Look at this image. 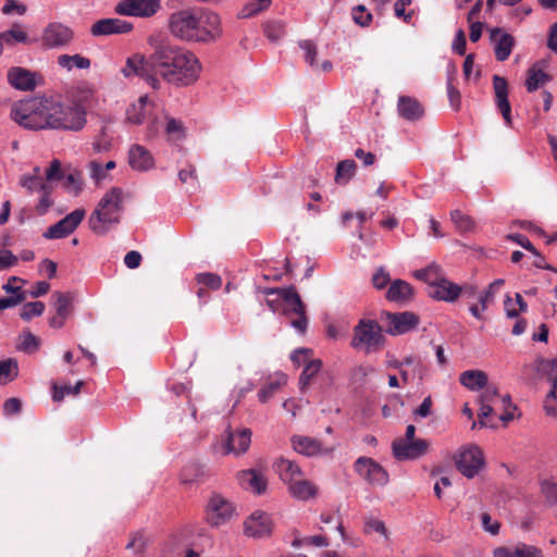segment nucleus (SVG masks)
I'll use <instances>...</instances> for the list:
<instances>
[{"label": "nucleus", "mask_w": 557, "mask_h": 557, "mask_svg": "<svg viewBox=\"0 0 557 557\" xmlns=\"http://www.w3.org/2000/svg\"><path fill=\"white\" fill-rule=\"evenodd\" d=\"M259 293L267 296L265 304L274 313L289 318V324L296 332L304 334L308 327L306 306L294 286L265 287Z\"/></svg>", "instance_id": "3"}, {"label": "nucleus", "mask_w": 557, "mask_h": 557, "mask_svg": "<svg viewBox=\"0 0 557 557\" xmlns=\"http://www.w3.org/2000/svg\"><path fill=\"white\" fill-rule=\"evenodd\" d=\"M493 87L495 91V103L498 110L500 111L505 124L507 126L512 125L511 117V106L508 100V84L507 81L498 75L493 76Z\"/></svg>", "instance_id": "22"}, {"label": "nucleus", "mask_w": 557, "mask_h": 557, "mask_svg": "<svg viewBox=\"0 0 557 557\" xmlns=\"http://www.w3.org/2000/svg\"><path fill=\"white\" fill-rule=\"evenodd\" d=\"M3 14H11L15 12L18 15H24L27 11L25 4L17 2V0H5L4 5L2 7Z\"/></svg>", "instance_id": "64"}, {"label": "nucleus", "mask_w": 557, "mask_h": 557, "mask_svg": "<svg viewBox=\"0 0 557 557\" xmlns=\"http://www.w3.org/2000/svg\"><path fill=\"white\" fill-rule=\"evenodd\" d=\"M65 180V187L73 193L74 195H78L82 190V177L81 173L77 171H73L63 177Z\"/></svg>", "instance_id": "58"}, {"label": "nucleus", "mask_w": 557, "mask_h": 557, "mask_svg": "<svg viewBox=\"0 0 557 557\" xmlns=\"http://www.w3.org/2000/svg\"><path fill=\"white\" fill-rule=\"evenodd\" d=\"M398 113L408 121L419 120L423 115V108L420 102L408 96H400L397 103Z\"/></svg>", "instance_id": "31"}, {"label": "nucleus", "mask_w": 557, "mask_h": 557, "mask_svg": "<svg viewBox=\"0 0 557 557\" xmlns=\"http://www.w3.org/2000/svg\"><path fill=\"white\" fill-rule=\"evenodd\" d=\"M239 484L256 494H263L267 491L268 481L265 476L255 469L242 470L237 473Z\"/></svg>", "instance_id": "27"}, {"label": "nucleus", "mask_w": 557, "mask_h": 557, "mask_svg": "<svg viewBox=\"0 0 557 557\" xmlns=\"http://www.w3.org/2000/svg\"><path fill=\"white\" fill-rule=\"evenodd\" d=\"M393 454L398 460H414L426 454L429 443L425 440L394 441Z\"/></svg>", "instance_id": "18"}, {"label": "nucleus", "mask_w": 557, "mask_h": 557, "mask_svg": "<svg viewBox=\"0 0 557 557\" xmlns=\"http://www.w3.org/2000/svg\"><path fill=\"white\" fill-rule=\"evenodd\" d=\"M52 99L34 97L15 102L11 109V117L20 126L30 129H47L50 121Z\"/></svg>", "instance_id": "5"}, {"label": "nucleus", "mask_w": 557, "mask_h": 557, "mask_svg": "<svg viewBox=\"0 0 557 557\" xmlns=\"http://www.w3.org/2000/svg\"><path fill=\"white\" fill-rule=\"evenodd\" d=\"M494 557H545L542 549L534 545L519 542L510 547H498Z\"/></svg>", "instance_id": "28"}, {"label": "nucleus", "mask_w": 557, "mask_h": 557, "mask_svg": "<svg viewBox=\"0 0 557 557\" xmlns=\"http://www.w3.org/2000/svg\"><path fill=\"white\" fill-rule=\"evenodd\" d=\"M274 471L280 479L287 485L295 482L304 475L301 468L294 461L285 458L277 459L273 465Z\"/></svg>", "instance_id": "29"}, {"label": "nucleus", "mask_w": 557, "mask_h": 557, "mask_svg": "<svg viewBox=\"0 0 557 557\" xmlns=\"http://www.w3.org/2000/svg\"><path fill=\"white\" fill-rule=\"evenodd\" d=\"M271 0H251L247 2L242 10L238 12V18H249L271 5Z\"/></svg>", "instance_id": "46"}, {"label": "nucleus", "mask_w": 557, "mask_h": 557, "mask_svg": "<svg viewBox=\"0 0 557 557\" xmlns=\"http://www.w3.org/2000/svg\"><path fill=\"white\" fill-rule=\"evenodd\" d=\"M20 185L29 194L53 190V186H50V182H45L44 178L32 177L24 174L20 177Z\"/></svg>", "instance_id": "38"}, {"label": "nucleus", "mask_w": 557, "mask_h": 557, "mask_svg": "<svg viewBox=\"0 0 557 557\" xmlns=\"http://www.w3.org/2000/svg\"><path fill=\"white\" fill-rule=\"evenodd\" d=\"M288 492L294 498L306 502L314 498L318 495L319 488L314 483L301 476L289 484Z\"/></svg>", "instance_id": "30"}, {"label": "nucleus", "mask_w": 557, "mask_h": 557, "mask_svg": "<svg viewBox=\"0 0 557 557\" xmlns=\"http://www.w3.org/2000/svg\"><path fill=\"white\" fill-rule=\"evenodd\" d=\"M162 108L157 106L148 96H141L126 110V121L129 124L140 125L146 123L148 136H156L162 126Z\"/></svg>", "instance_id": "6"}, {"label": "nucleus", "mask_w": 557, "mask_h": 557, "mask_svg": "<svg viewBox=\"0 0 557 557\" xmlns=\"http://www.w3.org/2000/svg\"><path fill=\"white\" fill-rule=\"evenodd\" d=\"M207 515L211 525L220 527L235 515V507L223 496L214 494L208 503Z\"/></svg>", "instance_id": "16"}, {"label": "nucleus", "mask_w": 557, "mask_h": 557, "mask_svg": "<svg viewBox=\"0 0 557 557\" xmlns=\"http://www.w3.org/2000/svg\"><path fill=\"white\" fill-rule=\"evenodd\" d=\"M414 277L421 280L430 285V288L443 277L442 268L436 263H431L430 265L417 270L413 273Z\"/></svg>", "instance_id": "37"}, {"label": "nucleus", "mask_w": 557, "mask_h": 557, "mask_svg": "<svg viewBox=\"0 0 557 557\" xmlns=\"http://www.w3.org/2000/svg\"><path fill=\"white\" fill-rule=\"evenodd\" d=\"M196 280L199 284L213 290H216L222 286V278L218 274L199 273Z\"/></svg>", "instance_id": "57"}, {"label": "nucleus", "mask_w": 557, "mask_h": 557, "mask_svg": "<svg viewBox=\"0 0 557 557\" xmlns=\"http://www.w3.org/2000/svg\"><path fill=\"white\" fill-rule=\"evenodd\" d=\"M74 38L72 27L61 22H50L42 28L39 41L45 49L61 50L69 47Z\"/></svg>", "instance_id": "9"}, {"label": "nucleus", "mask_w": 557, "mask_h": 557, "mask_svg": "<svg viewBox=\"0 0 557 557\" xmlns=\"http://www.w3.org/2000/svg\"><path fill=\"white\" fill-rule=\"evenodd\" d=\"M171 34L182 40L193 42H212L218 40L222 34V21L218 13L191 10L174 12L169 18Z\"/></svg>", "instance_id": "2"}, {"label": "nucleus", "mask_w": 557, "mask_h": 557, "mask_svg": "<svg viewBox=\"0 0 557 557\" xmlns=\"http://www.w3.org/2000/svg\"><path fill=\"white\" fill-rule=\"evenodd\" d=\"M322 368V361L320 359H313L306 363L302 373L299 377V387L301 391H305L311 380L320 372Z\"/></svg>", "instance_id": "41"}, {"label": "nucleus", "mask_w": 557, "mask_h": 557, "mask_svg": "<svg viewBox=\"0 0 557 557\" xmlns=\"http://www.w3.org/2000/svg\"><path fill=\"white\" fill-rule=\"evenodd\" d=\"M163 123H165L164 133L170 143L176 144L185 137L186 132L183 122L168 115L164 110H162V124Z\"/></svg>", "instance_id": "32"}, {"label": "nucleus", "mask_w": 557, "mask_h": 557, "mask_svg": "<svg viewBox=\"0 0 557 557\" xmlns=\"http://www.w3.org/2000/svg\"><path fill=\"white\" fill-rule=\"evenodd\" d=\"M205 476V468L199 463L187 465L181 474L182 482L194 483L201 480Z\"/></svg>", "instance_id": "48"}, {"label": "nucleus", "mask_w": 557, "mask_h": 557, "mask_svg": "<svg viewBox=\"0 0 557 557\" xmlns=\"http://www.w3.org/2000/svg\"><path fill=\"white\" fill-rule=\"evenodd\" d=\"M147 42L151 53L127 58L122 69L125 77L138 76L153 89L161 87L160 78L176 86H188L199 78L201 64L191 51L171 44L161 34L150 35Z\"/></svg>", "instance_id": "1"}, {"label": "nucleus", "mask_w": 557, "mask_h": 557, "mask_svg": "<svg viewBox=\"0 0 557 557\" xmlns=\"http://www.w3.org/2000/svg\"><path fill=\"white\" fill-rule=\"evenodd\" d=\"M389 281V273L383 267H380L372 276V283L376 289H383Z\"/></svg>", "instance_id": "62"}, {"label": "nucleus", "mask_w": 557, "mask_h": 557, "mask_svg": "<svg viewBox=\"0 0 557 557\" xmlns=\"http://www.w3.org/2000/svg\"><path fill=\"white\" fill-rule=\"evenodd\" d=\"M86 215V211L82 208L75 209L66 214L55 224L51 225L42 234L46 239H61L71 235L82 223Z\"/></svg>", "instance_id": "14"}, {"label": "nucleus", "mask_w": 557, "mask_h": 557, "mask_svg": "<svg viewBox=\"0 0 557 557\" xmlns=\"http://www.w3.org/2000/svg\"><path fill=\"white\" fill-rule=\"evenodd\" d=\"M128 164L135 171L146 172L154 166V160L148 149L135 144L128 150Z\"/></svg>", "instance_id": "25"}, {"label": "nucleus", "mask_w": 557, "mask_h": 557, "mask_svg": "<svg viewBox=\"0 0 557 557\" xmlns=\"http://www.w3.org/2000/svg\"><path fill=\"white\" fill-rule=\"evenodd\" d=\"M161 8V0H122L115 7V12L124 16L151 17Z\"/></svg>", "instance_id": "13"}, {"label": "nucleus", "mask_w": 557, "mask_h": 557, "mask_svg": "<svg viewBox=\"0 0 557 557\" xmlns=\"http://www.w3.org/2000/svg\"><path fill=\"white\" fill-rule=\"evenodd\" d=\"M457 470L468 479L479 474L484 467L483 451L475 445L461 447L454 457Z\"/></svg>", "instance_id": "10"}, {"label": "nucleus", "mask_w": 557, "mask_h": 557, "mask_svg": "<svg viewBox=\"0 0 557 557\" xmlns=\"http://www.w3.org/2000/svg\"><path fill=\"white\" fill-rule=\"evenodd\" d=\"M504 283L505 281L503 278L495 280L488 285V288L479 296V302L482 311L486 310L488 302L493 300L497 290L504 285Z\"/></svg>", "instance_id": "53"}, {"label": "nucleus", "mask_w": 557, "mask_h": 557, "mask_svg": "<svg viewBox=\"0 0 557 557\" xmlns=\"http://www.w3.org/2000/svg\"><path fill=\"white\" fill-rule=\"evenodd\" d=\"M461 293L462 287L443 276L430 288L429 295L437 300L453 302L460 296Z\"/></svg>", "instance_id": "26"}, {"label": "nucleus", "mask_w": 557, "mask_h": 557, "mask_svg": "<svg viewBox=\"0 0 557 557\" xmlns=\"http://www.w3.org/2000/svg\"><path fill=\"white\" fill-rule=\"evenodd\" d=\"M64 177V173L61 168V162L58 159H53L48 169L45 171V182H50V186L54 187L55 181H61Z\"/></svg>", "instance_id": "54"}, {"label": "nucleus", "mask_w": 557, "mask_h": 557, "mask_svg": "<svg viewBox=\"0 0 557 557\" xmlns=\"http://www.w3.org/2000/svg\"><path fill=\"white\" fill-rule=\"evenodd\" d=\"M384 343L382 327L374 320L362 319L354 327L350 345L355 349H363L367 354L379 350Z\"/></svg>", "instance_id": "8"}, {"label": "nucleus", "mask_w": 557, "mask_h": 557, "mask_svg": "<svg viewBox=\"0 0 557 557\" xmlns=\"http://www.w3.org/2000/svg\"><path fill=\"white\" fill-rule=\"evenodd\" d=\"M541 493L544 495L546 504L557 507V483L550 479L541 481Z\"/></svg>", "instance_id": "50"}, {"label": "nucleus", "mask_w": 557, "mask_h": 557, "mask_svg": "<svg viewBox=\"0 0 557 557\" xmlns=\"http://www.w3.org/2000/svg\"><path fill=\"white\" fill-rule=\"evenodd\" d=\"M490 39L494 46V53L498 61H506L515 47V38L503 28L495 27L490 30Z\"/></svg>", "instance_id": "23"}, {"label": "nucleus", "mask_w": 557, "mask_h": 557, "mask_svg": "<svg viewBox=\"0 0 557 557\" xmlns=\"http://www.w3.org/2000/svg\"><path fill=\"white\" fill-rule=\"evenodd\" d=\"M450 219L459 232H470L474 227L472 219L459 210L451 211Z\"/></svg>", "instance_id": "52"}, {"label": "nucleus", "mask_w": 557, "mask_h": 557, "mask_svg": "<svg viewBox=\"0 0 557 557\" xmlns=\"http://www.w3.org/2000/svg\"><path fill=\"white\" fill-rule=\"evenodd\" d=\"M363 533L367 535L377 533L385 541L389 540V532H388L385 523L382 520L374 518V517H367L364 519Z\"/></svg>", "instance_id": "44"}, {"label": "nucleus", "mask_w": 557, "mask_h": 557, "mask_svg": "<svg viewBox=\"0 0 557 557\" xmlns=\"http://www.w3.org/2000/svg\"><path fill=\"white\" fill-rule=\"evenodd\" d=\"M273 529L271 516L263 511L252 512L245 521V534L260 539L270 535Z\"/></svg>", "instance_id": "20"}, {"label": "nucleus", "mask_w": 557, "mask_h": 557, "mask_svg": "<svg viewBox=\"0 0 557 557\" xmlns=\"http://www.w3.org/2000/svg\"><path fill=\"white\" fill-rule=\"evenodd\" d=\"M287 381L286 375L280 374L275 380L269 382L264 387H262L258 397L261 403H265L268 399L272 397L274 392L278 389L282 385H284Z\"/></svg>", "instance_id": "49"}, {"label": "nucleus", "mask_w": 557, "mask_h": 557, "mask_svg": "<svg viewBox=\"0 0 557 557\" xmlns=\"http://www.w3.org/2000/svg\"><path fill=\"white\" fill-rule=\"evenodd\" d=\"M18 262V257L9 249H0V272L15 267Z\"/></svg>", "instance_id": "60"}, {"label": "nucleus", "mask_w": 557, "mask_h": 557, "mask_svg": "<svg viewBox=\"0 0 557 557\" xmlns=\"http://www.w3.org/2000/svg\"><path fill=\"white\" fill-rule=\"evenodd\" d=\"M251 443V431L240 429L236 431L226 430L224 449L226 454L240 455L248 450Z\"/></svg>", "instance_id": "21"}, {"label": "nucleus", "mask_w": 557, "mask_h": 557, "mask_svg": "<svg viewBox=\"0 0 557 557\" xmlns=\"http://www.w3.org/2000/svg\"><path fill=\"white\" fill-rule=\"evenodd\" d=\"M48 128L79 131L86 124V112L78 104H63L52 99Z\"/></svg>", "instance_id": "7"}, {"label": "nucleus", "mask_w": 557, "mask_h": 557, "mask_svg": "<svg viewBox=\"0 0 557 557\" xmlns=\"http://www.w3.org/2000/svg\"><path fill=\"white\" fill-rule=\"evenodd\" d=\"M57 63L61 69L72 71L74 69L87 70L90 67V60L81 54H60L57 59Z\"/></svg>", "instance_id": "36"}, {"label": "nucleus", "mask_w": 557, "mask_h": 557, "mask_svg": "<svg viewBox=\"0 0 557 557\" xmlns=\"http://www.w3.org/2000/svg\"><path fill=\"white\" fill-rule=\"evenodd\" d=\"M413 289L411 285L404 280H395L391 283L386 293V298L389 301L403 302L411 298Z\"/></svg>", "instance_id": "33"}, {"label": "nucleus", "mask_w": 557, "mask_h": 557, "mask_svg": "<svg viewBox=\"0 0 557 557\" xmlns=\"http://www.w3.org/2000/svg\"><path fill=\"white\" fill-rule=\"evenodd\" d=\"M123 212V190L120 187L110 188L99 200L89 216V228L97 235H104L120 223Z\"/></svg>", "instance_id": "4"}, {"label": "nucleus", "mask_w": 557, "mask_h": 557, "mask_svg": "<svg viewBox=\"0 0 557 557\" xmlns=\"http://www.w3.org/2000/svg\"><path fill=\"white\" fill-rule=\"evenodd\" d=\"M384 319L386 322V332L394 336L413 331L420 322L419 317L410 311L386 312Z\"/></svg>", "instance_id": "15"}, {"label": "nucleus", "mask_w": 557, "mask_h": 557, "mask_svg": "<svg viewBox=\"0 0 557 557\" xmlns=\"http://www.w3.org/2000/svg\"><path fill=\"white\" fill-rule=\"evenodd\" d=\"M40 347V338L34 335L30 331L26 330L18 336L17 349L32 355Z\"/></svg>", "instance_id": "39"}, {"label": "nucleus", "mask_w": 557, "mask_h": 557, "mask_svg": "<svg viewBox=\"0 0 557 557\" xmlns=\"http://www.w3.org/2000/svg\"><path fill=\"white\" fill-rule=\"evenodd\" d=\"M536 371L552 383V388L544 401V409L547 416L557 419V358H537Z\"/></svg>", "instance_id": "11"}, {"label": "nucleus", "mask_w": 557, "mask_h": 557, "mask_svg": "<svg viewBox=\"0 0 557 557\" xmlns=\"http://www.w3.org/2000/svg\"><path fill=\"white\" fill-rule=\"evenodd\" d=\"M549 81L550 77L547 73L543 72L542 70H536L532 67L529 70L528 78L525 82L527 90L529 92H532L540 88L541 86L545 85Z\"/></svg>", "instance_id": "45"}, {"label": "nucleus", "mask_w": 557, "mask_h": 557, "mask_svg": "<svg viewBox=\"0 0 557 557\" xmlns=\"http://www.w3.org/2000/svg\"><path fill=\"white\" fill-rule=\"evenodd\" d=\"M354 467L355 471L371 485L384 486L388 483L387 471L372 458L359 457Z\"/></svg>", "instance_id": "12"}, {"label": "nucleus", "mask_w": 557, "mask_h": 557, "mask_svg": "<svg viewBox=\"0 0 557 557\" xmlns=\"http://www.w3.org/2000/svg\"><path fill=\"white\" fill-rule=\"evenodd\" d=\"M133 29V24L117 18H101L91 25L90 34L95 37L127 34Z\"/></svg>", "instance_id": "19"}, {"label": "nucleus", "mask_w": 557, "mask_h": 557, "mask_svg": "<svg viewBox=\"0 0 557 557\" xmlns=\"http://www.w3.org/2000/svg\"><path fill=\"white\" fill-rule=\"evenodd\" d=\"M352 20L360 26H368L372 21V15L367 11L364 5L359 4L352 9Z\"/></svg>", "instance_id": "59"}, {"label": "nucleus", "mask_w": 557, "mask_h": 557, "mask_svg": "<svg viewBox=\"0 0 557 557\" xmlns=\"http://www.w3.org/2000/svg\"><path fill=\"white\" fill-rule=\"evenodd\" d=\"M0 40L4 46H14L15 44L29 45L33 42L20 24H14L10 29L0 33Z\"/></svg>", "instance_id": "35"}, {"label": "nucleus", "mask_w": 557, "mask_h": 557, "mask_svg": "<svg viewBox=\"0 0 557 557\" xmlns=\"http://www.w3.org/2000/svg\"><path fill=\"white\" fill-rule=\"evenodd\" d=\"M356 173V163L354 160L347 159L341 161L336 168L335 182L339 185H346Z\"/></svg>", "instance_id": "40"}, {"label": "nucleus", "mask_w": 557, "mask_h": 557, "mask_svg": "<svg viewBox=\"0 0 557 557\" xmlns=\"http://www.w3.org/2000/svg\"><path fill=\"white\" fill-rule=\"evenodd\" d=\"M265 37L273 42H277L285 35V24L282 21H269L263 25Z\"/></svg>", "instance_id": "47"}, {"label": "nucleus", "mask_w": 557, "mask_h": 557, "mask_svg": "<svg viewBox=\"0 0 557 557\" xmlns=\"http://www.w3.org/2000/svg\"><path fill=\"white\" fill-rule=\"evenodd\" d=\"M515 299H516L517 305L519 306L518 310L515 308H511L512 300H511L510 296L507 295L504 300L506 315L509 319H516L519 317L520 312H525L528 310V305L523 300L521 294L517 293L515 295Z\"/></svg>", "instance_id": "51"}, {"label": "nucleus", "mask_w": 557, "mask_h": 557, "mask_svg": "<svg viewBox=\"0 0 557 557\" xmlns=\"http://www.w3.org/2000/svg\"><path fill=\"white\" fill-rule=\"evenodd\" d=\"M460 383L470 391H479L486 386L487 375L480 370H468L460 374Z\"/></svg>", "instance_id": "34"}, {"label": "nucleus", "mask_w": 557, "mask_h": 557, "mask_svg": "<svg viewBox=\"0 0 557 557\" xmlns=\"http://www.w3.org/2000/svg\"><path fill=\"white\" fill-rule=\"evenodd\" d=\"M148 544V539L143 532H136L132 535L131 541L127 543L126 548L131 549L134 555H141Z\"/></svg>", "instance_id": "55"}, {"label": "nucleus", "mask_w": 557, "mask_h": 557, "mask_svg": "<svg viewBox=\"0 0 557 557\" xmlns=\"http://www.w3.org/2000/svg\"><path fill=\"white\" fill-rule=\"evenodd\" d=\"M55 313L67 318L71 314L73 296L70 293L55 292L52 295Z\"/></svg>", "instance_id": "42"}, {"label": "nucleus", "mask_w": 557, "mask_h": 557, "mask_svg": "<svg viewBox=\"0 0 557 557\" xmlns=\"http://www.w3.org/2000/svg\"><path fill=\"white\" fill-rule=\"evenodd\" d=\"M18 375V364L14 359L0 361V385L12 382Z\"/></svg>", "instance_id": "43"}, {"label": "nucleus", "mask_w": 557, "mask_h": 557, "mask_svg": "<svg viewBox=\"0 0 557 557\" xmlns=\"http://www.w3.org/2000/svg\"><path fill=\"white\" fill-rule=\"evenodd\" d=\"M292 444L298 454L308 457L326 455L332 451V449L324 448L319 440L309 436L295 435L292 437Z\"/></svg>", "instance_id": "24"}, {"label": "nucleus", "mask_w": 557, "mask_h": 557, "mask_svg": "<svg viewBox=\"0 0 557 557\" xmlns=\"http://www.w3.org/2000/svg\"><path fill=\"white\" fill-rule=\"evenodd\" d=\"M412 3V0H397L394 4L395 15L409 23L413 16V11L406 12V8Z\"/></svg>", "instance_id": "61"}, {"label": "nucleus", "mask_w": 557, "mask_h": 557, "mask_svg": "<svg viewBox=\"0 0 557 557\" xmlns=\"http://www.w3.org/2000/svg\"><path fill=\"white\" fill-rule=\"evenodd\" d=\"M45 311V304L41 301L27 302L23 306L21 318L29 321L34 317H39Z\"/></svg>", "instance_id": "56"}, {"label": "nucleus", "mask_w": 557, "mask_h": 557, "mask_svg": "<svg viewBox=\"0 0 557 557\" xmlns=\"http://www.w3.org/2000/svg\"><path fill=\"white\" fill-rule=\"evenodd\" d=\"M8 82L14 89L33 91L42 82V77L25 67L13 66L8 71Z\"/></svg>", "instance_id": "17"}, {"label": "nucleus", "mask_w": 557, "mask_h": 557, "mask_svg": "<svg viewBox=\"0 0 557 557\" xmlns=\"http://www.w3.org/2000/svg\"><path fill=\"white\" fill-rule=\"evenodd\" d=\"M112 147V139L106 134V128H102L98 139L94 143V150L98 153L107 152Z\"/></svg>", "instance_id": "63"}]
</instances>
